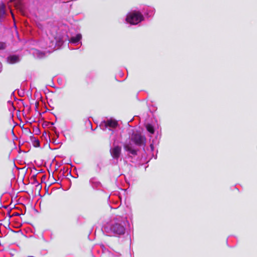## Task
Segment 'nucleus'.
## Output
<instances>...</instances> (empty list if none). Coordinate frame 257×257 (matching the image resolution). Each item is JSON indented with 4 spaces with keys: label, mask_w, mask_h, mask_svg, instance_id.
<instances>
[{
    "label": "nucleus",
    "mask_w": 257,
    "mask_h": 257,
    "mask_svg": "<svg viewBox=\"0 0 257 257\" xmlns=\"http://www.w3.org/2000/svg\"><path fill=\"white\" fill-rule=\"evenodd\" d=\"M121 152V148L118 146H115L110 149V153L114 159H118Z\"/></svg>",
    "instance_id": "obj_5"
},
{
    "label": "nucleus",
    "mask_w": 257,
    "mask_h": 257,
    "mask_svg": "<svg viewBox=\"0 0 257 257\" xmlns=\"http://www.w3.org/2000/svg\"><path fill=\"white\" fill-rule=\"evenodd\" d=\"M81 37V35L78 34L76 36L71 37L70 40V42L72 44H76L80 41Z\"/></svg>",
    "instance_id": "obj_7"
},
{
    "label": "nucleus",
    "mask_w": 257,
    "mask_h": 257,
    "mask_svg": "<svg viewBox=\"0 0 257 257\" xmlns=\"http://www.w3.org/2000/svg\"><path fill=\"white\" fill-rule=\"evenodd\" d=\"M1 71V69L0 68V72Z\"/></svg>",
    "instance_id": "obj_16"
},
{
    "label": "nucleus",
    "mask_w": 257,
    "mask_h": 257,
    "mask_svg": "<svg viewBox=\"0 0 257 257\" xmlns=\"http://www.w3.org/2000/svg\"><path fill=\"white\" fill-rule=\"evenodd\" d=\"M146 128H147V131L149 133H150L152 134H154V127H153V126L152 125H151L150 124H148L146 125Z\"/></svg>",
    "instance_id": "obj_11"
},
{
    "label": "nucleus",
    "mask_w": 257,
    "mask_h": 257,
    "mask_svg": "<svg viewBox=\"0 0 257 257\" xmlns=\"http://www.w3.org/2000/svg\"><path fill=\"white\" fill-rule=\"evenodd\" d=\"M131 140L136 145L141 146L144 144L146 139L144 136H142L140 134L134 133L132 134Z\"/></svg>",
    "instance_id": "obj_3"
},
{
    "label": "nucleus",
    "mask_w": 257,
    "mask_h": 257,
    "mask_svg": "<svg viewBox=\"0 0 257 257\" xmlns=\"http://www.w3.org/2000/svg\"><path fill=\"white\" fill-rule=\"evenodd\" d=\"M33 145L35 147L40 146V141L36 138L33 137L31 139Z\"/></svg>",
    "instance_id": "obj_10"
},
{
    "label": "nucleus",
    "mask_w": 257,
    "mask_h": 257,
    "mask_svg": "<svg viewBox=\"0 0 257 257\" xmlns=\"http://www.w3.org/2000/svg\"><path fill=\"white\" fill-rule=\"evenodd\" d=\"M20 58L16 55L10 56L7 58V61L10 64H14L20 61Z\"/></svg>",
    "instance_id": "obj_6"
},
{
    "label": "nucleus",
    "mask_w": 257,
    "mask_h": 257,
    "mask_svg": "<svg viewBox=\"0 0 257 257\" xmlns=\"http://www.w3.org/2000/svg\"><path fill=\"white\" fill-rule=\"evenodd\" d=\"M6 14V6L3 3H0V20L2 19Z\"/></svg>",
    "instance_id": "obj_8"
},
{
    "label": "nucleus",
    "mask_w": 257,
    "mask_h": 257,
    "mask_svg": "<svg viewBox=\"0 0 257 257\" xmlns=\"http://www.w3.org/2000/svg\"><path fill=\"white\" fill-rule=\"evenodd\" d=\"M124 149L125 150L130 153H131L133 155H136V151L133 149L132 147L128 144L125 145L124 146Z\"/></svg>",
    "instance_id": "obj_9"
},
{
    "label": "nucleus",
    "mask_w": 257,
    "mask_h": 257,
    "mask_svg": "<svg viewBox=\"0 0 257 257\" xmlns=\"http://www.w3.org/2000/svg\"><path fill=\"white\" fill-rule=\"evenodd\" d=\"M103 125H104L105 128H106L107 127H109L111 128H115L117 126L118 123L116 120L110 119L102 122L101 124H100V126L102 127Z\"/></svg>",
    "instance_id": "obj_4"
},
{
    "label": "nucleus",
    "mask_w": 257,
    "mask_h": 257,
    "mask_svg": "<svg viewBox=\"0 0 257 257\" xmlns=\"http://www.w3.org/2000/svg\"><path fill=\"white\" fill-rule=\"evenodd\" d=\"M143 16L139 12L134 11L128 13L126 18V21L132 25H136L142 21Z\"/></svg>",
    "instance_id": "obj_2"
},
{
    "label": "nucleus",
    "mask_w": 257,
    "mask_h": 257,
    "mask_svg": "<svg viewBox=\"0 0 257 257\" xmlns=\"http://www.w3.org/2000/svg\"><path fill=\"white\" fill-rule=\"evenodd\" d=\"M55 42L54 41H51L50 42L48 46H47V47L52 48V49H53L54 48V46H55Z\"/></svg>",
    "instance_id": "obj_14"
},
{
    "label": "nucleus",
    "mask_w": 257,
    "mask_h": 257,
    "mask_svg": "<svg viewBox=\"0 0 257 257\" xmlns=\"http://www.w3.org/2000/svg\"><path fill=\"white\" fill-rule=\"evenodd\" d=\"M126 218L121 216H115L107 222L103 227V231L109 236H119L125 231Z\"/></svg>",
    "instance_id": "obj_1"
},
{
    "label": "nucleus",
    "mask_w": 257,
    "mask_h": 257,
    "mask_svg": "<svg viewBox=\"0 0 257 257\" xmlns=\"http://www.w3.org/2000/svg\"><path fill=\"white\" fill-rule=\"evenodd\" d=\"M6 48V44L4 42H0V50H4Z\"/></svg>",
    "instance_id": "obj_13"
},
{
    "label": "nucleus",
    "mask_w": 257,
    "mask_h": 257,
    "mask_svg": "<svg viewBox=\"0 0 257 257\" xmlns=\"http://www.w3.org/2000/svg\"><path fill=\"white\" fill-rule=\"evenodd\" d=\"M103 126H104V125H103ZM103 127V126H102V127ZM104 128H103V130H104V128H105V126H104Z\"/></svg>",
    "instance_id": "obj_15"
},
{
    "label": "nucleus",
    "mask_w": 257,
    "mask_h": 257,
    "mask_svg": "<svg viewBox=\"0 0 257 257\" xmlns=\"http://www.w3.org/2000/svg\"><path fill=\"white\" fill-rule=\"evenodd\" d=\"M121 254L117 252H111L109 254L110 257H119Z\"/></svg>",
    "instance_id": "obj_12"
}]
</instances>
